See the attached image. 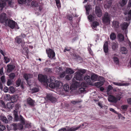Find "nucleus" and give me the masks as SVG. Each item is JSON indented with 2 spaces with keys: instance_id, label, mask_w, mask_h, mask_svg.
<instances>
[{
  "instance_id": "obj_1",
  "label": "nucleus",
  "mask_w": 131,
  "mask_h": 131,
  "mask_svg": "<svg viewBox=\"0 0 131 131\" xmlns=\"http://www.w3.org/2000/svg\"><path fill=\"white\" fill-rule=\"evenodd\" d=\"M86 72L85 69H79L78 71L75 73L74 77V79H75L76 80L82 81L83 80V74Z\"/></svg>"
},
{
  "instance_id": "obj_2",
  "label": "nucleus",
  "mask_w": 131,
  "mask_h": 131,
  "mask_svg": "<svg viewBox=\"0 0 131 131\" xmlns=\"http://www.w3.org/2000/svg\"><path fill=\"white\" fill-rule=\"evenodd\" d=\"M38 79L39 81L41 82L46 83H47L48 82H50L53 81L54 77L52 76L49 79H47L46 75H43L42 74H40L38 76Z\"/></svg>"
},
{
  "instance_id": "obj_3",
  "label": "nucleus",
  "mask_w": 131,
  "mask_h": 131,
  "mask_svg": "<svg viewBox=\"0 0 131 131\" xmlns=\"http://www.w3.org/2000/svg\"><path fill=\"white\" fill-rule=\"evenodd\" d=\"M121 97L120 93L118 94L116 97L112 95H110L108 96V100L110 102L116 103L118 101L120 100Z\"/></svg>"
},
{
  "instance_id": "obj_4",
  "label": "nucleus",
  "mask_w": 131,
  "mask_h": 131,
  "mask_svg": "<svg viewBox=\"0 0 131 131\" xmlns=\"http://www.w3.org/2000/svg\"><path fill=\"white\" fill-rule=\"evenodd\" d=\"M81 126L78 127L76 126L70 127L68 126H66V128H62L59 129L58 131H75L81 127Z\"/></svg>"
},
{
  "instance_id": "obj_5",
  "label": "nucleus",
  "mask_w": 131,
  "mask_h": 131,
  "mask_svg": "<svg viewBox=\"0 0 131 131\" xmlns=\"http://www.w3.org/2000/svg\"><path fill=\"white\" fill-rule=\"evenodd\" d=\"M17 24L15 21L9 19H7L5 22L6 25L8 26L12 29H13L16 27Z\"/></svg>"
},
{
  "instance_id": "obj_6",
  "label": "nucleus",
  "mask_w": 131,
  "mask_h": 131,
  "mask_svg": "<svg viewBox=\"0 0 131 131\" xmlns=\"http://www.w3.org/2000/svg\"><path fill=\"white\" fill-rule=\"evenodd\" d=\"M13 114L14 115L15 119V121H20L23 124H24L25 121L24 118L21 116L20 115V118L19 119L17 111V110H14Z\"/></svg>"
},
{
  "instance_id": "obj_7",
  "label": "nucleus",
  "mask_w": 131,
  "mask_h": 131,
  "mask_svg": "<svg viewBox=\"0 0 131 131\" xmlns=\"http://www.w3.org/2000/svg\"><path fill=\"white\" fill-rule=\"evenodd\" d=\"M7 1L8 3L10 6L11 7V3H12V0H0V11H2L4 7L6 5V1Z\"/></svg>"
},
{
  "instance_id": "obj_8",
  "label": "nucleus",
  "mask_w": 131,
  "mask_h": 131,
  "mask_svg": "<svg viewBox=\"0 0 131 131\" xmlns=\"http://www.w3.org/2000/svg\"><path fill=\"white\" fill-rule=\"evenodd\" d=\"M46 51L48 54V57H49L51 59L54 58V57L55 56V54L53 50L49 48L47 49Z\"/></svg>"
},
{
  "instance_id": "obj_9",
  "label": "nucleus",
  "mask_w": 131,
  "mask_h": 131,
  "mask_svg": "<svg viewBox=\"0 0 131 131\" xmlns=\"http://www.w3.org/2000/svg\"><path fill=\"white\" fill-rule=\"evenodd\" d=\"M110 15L107 13H106L102 18L103 21L104 23H109L110 21Z\"/></svg>"
},
{
  "instance_id": "obj_10",
  "label": "nucleus",
  "mask_w": 131,
  "mask_h": 131,
  "mask_svg": "<svg viewBox=\"0 0 131 131\" xmlns=\"http://www.w3.org/2000/svg\"><path fill=\"white\" fill-rule=\"evenodd\" d=\"M7 17L6 14L4 13H2L0 15V22L1 23H3L4 22L5 23L7 20Z\"/></svg>"
},
{
  "instance_id": "obj_11",
  "label": "nucleus",
  "mask_w": 131,
  "mask_h": 131,
  "mask_svg": "<svg viewBox=\"0 0 131 131\" xmlns=\"http://www.w3.org/2000/svg\"><path fill=\"white\" fill-rule=\"evenodd\" d=\"M47 99L50 100L52 103H54L57 101V99L53 95L51 94H48L47 95Z\"/></svg>"
},
{
  "instance_id": "obj_12",
  "label": "nucleus",
  "mask_w": 131,
  "mask_h": 131,
  "mask_svg": "<svg viewBox=\"0 0 131 131\" xmlns=\"http://www.w3.org/2000/svg\"><path fill=\"white\" fill-rule=\"evenodd\" d=\"M95 10L97 15L99 17H100L102 15V12L99 7L96 6V7Z\"/></svg>"
},
{
  "instance_id": "obj_13",
  "label": "nucleus",
  "mask_w": 131,
  "mask_h": 131,
  "mask_svg": "<svg viewBox=\"0 0 131 131\" xmlns=\"http://www.w3.org/2000/svg\"><path fill=\"white\" fill-rule=\"evenodd\" d=\"M33 75L32 74H25L24 76L23 77L26 80L27 83L29 85H30V83H29L28 80L30 79L32 77Z\"/></svg>"
},
{
  "instance_id": "obj_14",
  "label": "nucleus",
  "mask_w": 131,
  "mask_h": 131,
  "mask_svg": "<svg viewBox=\"0 0 131 131\" xmlns=\"http://www.w3.org/2000/svg\"><path fill=\"white\" fill-rule=\"evenodd\" d=\"M128 25L127 23L124 22L122 25L121 28L124 31V33L126 34L127 33V29Z\"/></svg>"
},
{
  "instance_id": "obj_15",
  "label": "nucleus",
  "mask_w": 131,
  "mask_h": 131,
  "mask_svg": "<svg viewBox=\"0 0 131 131\" xmlns=\"http://www.w3.org/2000/svg\"><path fill=\"white\" fill-rule=\"evenodd\" d=\"M84 80L89 84L92 85V82H91V78L89 75L85 76L84 78Z\"/></svg>"
},
{
  "instance_id": "obj_16",
  "label": "nucleus",
  "mask_w": 131,
  "mask_h": 131,
  "mask_svg": "<svg viewBox=\"0 0 131 131\" xmlns=\"http://www.w3.org/2000/svg\"><path fill=\"white\" fill-rule=\"evenodd\" d=\"M91 82H92V85H93L94 84L93 83L97 80L98 76L97 75L95 74H93L91 75Z\"/></svg>"
},
{
  "instance_id": "obj_17",
  "label": "nucleus",
  "mask_w": 131,
  "mask_h": 131,
  "mask_svg": "<svg viewBox=\"0 0 131 131\" xmlns=\"http://www.w3.org/2000/svg\"><path fill=\"white\" fill-rule=\"evenodd\" d=\"M112 26L114 28H118L119 27V22L116 20H114L112 22Z\"/></svg>"
},
{
  "instance_id": "obj_18",
  "label": "nucleus",
  "mask_w": 131,
  "mask_h": 131,
  "mask_svg": "<svg viewBox=\"0 0 131 131\" xmlns=\"http://www.w3.org/2000/svg\"><path fill=\"white\" fill-rule=\"evenodd\" d=\"M117 38L118 41L122 42L124 41V35L121 33H119L117 35Z\"/></svg>"
},
{
  "instance_id": "obj_19",
  "label": "nucleus",
  "mask_w": 131,
  "mask_h": 131,
  "mask_svg": "<svg viewBox=\"0 0 131 131\" xmlns=\"http://www.w3.org/2000/svg\"><path fill=\"white\" fill-rule=\"evenodd\" d=\"M74 80L73 79L72 80L73 82L71 85L72 87L74 88H75L80 86V84L79 83L77 82L76 81L74 82Z\"/></svg>"
},
{
  "instance_id": "obj_20",
  "label": "nucleus",
  "mask_w": 131,
  "mask_h": 131,
  "mask_svg": "<svg viewBox=\"0 0 131 131\" xmlns=\"http://www.w3.org/2000/svg\"><path fill=\"white\" fill-rule=\"evenodd\" d=\"M27 103L30 105L33 106L34 105L35 101L30 98H28L27 100Z\"/></svg>"
},
{
  "instance_id": "obj_21",
  "label": "nucleus",
  "mask_w": 131,
  "mask_h": 131,
  "mask_svg": "<svg viewBox=\"0 0 131 131\" xmlns=\"http://www.w3.org/2000/svg\"><path fill=\"white\" fill-rule=\"evenodd\" d=\"M124 14L125 15H126V20L128 21L131 19V9L129 11L127 15L126 12Z\"/></svg>"
},
{
  "instance_id": "obj_22",
  "label": "nucleus",
  "mask_w": 131,
  "mask_h": 131,
  "mask_svg": "<svg viewBox=\"0 0 131 131\" xmlns=\"http://www.w3.org/2000/svg\"><path fill=\"white\" fill-rule=\"evenodd\" d=\"M100 78L102 79V81H100L99 82H96L95 83V85L97 87H100L103 85L104 83V81L103 78L101 77H100Z\"/></svg>"
},
{
  "instance_id": "obj_23",
  "label": "nucleus",
  "mask_w": 131,
  "mask_h": 131,
  "mask_svg": "<svg viewBox=\"0 0 131 131\" xmlns=\"http://www.w3.org/2000/svg\"><path fill=\"white\" fill-rule=\"evenodd\" d=\"M118 44L117 42H113L112 45V48L114 50H116L118 47Z\"/></svg>"
},
{
  "instance_id": "obj_24",
  "label": "nucleus",
  "mask_w": 131,
  "mask_h": 131,
  "mask_svg": "<svg viewBox=\"0 0 131 131\" xmlns=\"http://www.w3.org/2000/svg\"><path fill=\"white\" fill-rule=\"evenodd\" d=\"M114 84L117 86H127L129 84V83H122L113 82V83Z\"/></svg>"
},
{
  "instance_id": "obj_25",
  "label": "nucleus",
  "mask_w": 131,
  "mask_h": 131,
  "mask_svg": "<svg viewBox=\"0 0 131 131\" xmlns=\"http://www.w3.org/2000/svg\"><path fill=\"white\" fill-rule=\"evenodd\" d=\"M7 67V71L9 72H11L15 68V66L9 64H8Z\"/></svg>"
},
{
  "instance_id": "obj_26",
  "label": "nucleus",
  "mask_w": 131,
  "mask_h": 131,
  "mask_svg": "<svg viewBox=\"0 0 131 131\" xmlns=\"http://www.w3.org/2000/svg\"><path fill=\"white\" fill-rule=\"evenodd\" d=\"M103 48L104 52L105 53L107 52L108 50V42L107 41L104 44Z\"/></svg>"
},
{
  "instance_id": "obj_27",
  "label": "nucleus",
  "mask_w": 131,
  "mask_h": 131,
  "mask_svg": "<svg viewBox=\"0 0 131 131\" xmlns=\"http://www.w3.org/2000/svg\"><path fill=\"white\" fill-rule=\"evenodd\" d=\"M55 84L56 88H60L63 85L62 82L58 81H55Z\"/></svg>"
},
{
  "instance_id": "obj_28",
  "label": "nucleus",
  "mask_w": 131,
  "mask_h": 131,
  "mask_svg": "<svg viewBox=\"0 0 131 131\" xmlns=\"http://www.w3.org/2000/svg\"><path fill=\"white\" fill-rule=\"evenodd\" d=\"M53 80V81L52 82H51V83L49 84V86L52 89L55 88H56L54 78V79Z\"/></svg>"
},
{
  "instance_id": "obj_29",
  "label": "nucleus",
  "mask_w": 131,
  "mask_h": 131,
  "mask_svg": "<svg viewBox=\"0 0 131 131\" xmlns=\"http://www.w3.org/2000/svg\"><path fill=\"white\" fill-rule=\"evenodd\" d=\"M10 98L11 102L13 103L16 102L18 99V97L17 95H13Z\"/></svg>"
},
{
  "instance_id": "obj_30",
  "label": "nucleus",
  "mask_w": 131,
  "mask_h": 131,
  "mask_svg": "<svg viewBox=\"0 0 131 131\" xmlns=\"http://www.w3.org/2000/svg\"><path fill=\"white\" fill-rule=\"evenodd\" d=\"M65 71L67 73L70 74H73L74 72V71L70 68H67L66 69Z\"/></svg>"
},
{
  "instance_id": "obj_31",
  "label": "nucleus",
  "mask_w": 131,
  "mask_h": 131,
  "mask_svg": "<svg viewBox=\"0 0 131 131\" xmlns=\"http://www.w3.org/2000/svg\"><path fill=\"white\" fill-rule=\"evenodd\" d=\"M112 4V1H109L106 2L104 5V7L105 8H108L111 6Z\"/></svg>"
},
{
  "instance_id": "obj_32",
  "label": "nucleus",
  "mask_w": 131,
  "mask_h": 131,
  "mask_svg": "<svg viewBox=\"0 0 131 131\" xmlns=\"http://www.w3.org/2000/svg\"><path fill=\"white\" fill-rule=\"evenodd\" d=\"M63 89L66 92H68L69 89V85L67 84H65L63 86Z\"/></svg>"
},
{
  "instance_id": "obj_33",
  "label": "nucleus",
  "mask_w": 131,
  "mask_h": 131,
  "mask_svg": "<svg viewBox=\"0 0 131 131\" xmlns=\"http://www.w3.org/2000/svg\"><path fill=\"white\" fill-rule=\"evenodd\" d=\"M121 52L122 54H126L127 53V50L125 47H122L121 49Z\"/></svg>"
},
{
  "instance_id": "obj_34",
  "label": "nucleus",
  "mask_w": 131,
  "mask_h": 131,
  "mask_svg": "<svg viewBox=\"0 0 131 131\" xmlns=\"http://www.w3.org/2000/svg\"><path fill=\"white\" fill-rule=\"evenodd\" d=\"M110 38L112 40H114L116 38V34L114 32L112 33L110 35Z\"/></svg>"
},
{
  "instance_id": "obj_35",
  "label": "nucleus",
  "mask_w": 131,
  "mask_h": 131,
  "mask_svg": "<svg viewBox=\"0 0 131 131\" xmlns=\"http://www.w3.org/2000/svg\"><path fill=\"white\" fill-rule=\"evenodd\" d=\"M7 106L8 108L11 109L14 106V105L12 102L8 103L7 104Z\"/></svg>"
},
{
  "instance_id": "obj_36",
  "label": "nucleus",
  "mask_w": 131,
  "mask_h": 131,
  "mask_svg": "<svg viewBox=\"0 0 131 131\" xmlns=\"http://www.w3.org/2000/svg\"><path fill=\"white\" fill-rule=\"evenodd\" d=\"M82 102V101L81 99H79L77 100L76 101L72 100L71 101V103L75 105Z\"/></svg>"
},
{
  "instance_id": "obj_37",
  "label": "nucleus",
  "mask_w": 131,
  "mask_h": 131,
  "mask_svg": "<svg viewBox=\"0 0 131 131\" xmlns=\"http://www.w3.org/2000/svg\"><path fill=\"white\" fill-rule=\"evenodd\" d=\"M113 59L114 62L116 64H118L119 61L118 58L117 57H113Z\"/></svg>"
},
{
  "instance_id": "obj_38",
  "label": "nucleus",
  "mask_w": 131,
  "mask_h": 131,
  "mask_svg": "<svg viewBox=\"0 0 131 131\" xmlns=\"http://www.w3.org/2000/svg\"><path fill=\"white\" fill-rule=\"evenodd\" d=\"M91 6L90 5H87L85 6V8L86 11V14L87 15L89 14V11Z\"/></svg>"
},
{
  "instance_id": "obj_39",
  "label": "nucleus",
  "mask_w": 131,
  "mask_h": 131,
  "mask_svg": "<svg viewBox=\"0 0 131 131\" xmlns=\"http://www.w3.org/2000/svg\"><path fill=\"white\" fill-rule=\"evenodd\" d=\"M1 119L2 121L5 123H7L8 122V121L6 117L2 116L1 117Z\"/></svg>"
},
{
  "instance_id": "obj_40",
  "label": "nucleus",
  "mask_w": 131,
  "mask_h": 131,
  "mask_svg": "<svg viewBox=\"0 0 131 131\" xmlns=\"http://www.w3.org/2000/svg\"><path fill=\"white\" fill-rule=\"evenodd\" d=\"M20 37V36L17 37L15 39V40L16 41L17 43H20L22 41Z\"/></svg>"
},
{
  "instance_id": "obj_41",
  "label": "nucleus",
  "mask_w": 131,
  "mask_h": 131,
  "mask_svg": "<svg viewBox=\"0 0 131 131\" xmlns=\"http://www.w3.org/2000/svg\"><path fill=\"white\" fill-rule=\"evenodd\" d=\"M57 6L58 8H60L61 7V3L60 0H55Z\"/></svg>"
},
{
  "instance_id": "obj_42",
  "label": "nucleus",
  "mask_w": 131,
  "mask_h": 131,
  "mask_svg": "<svg viewBox=\"0 0 131 131\" xmlns=\"http://www.w3.org/2000/svg\"><path fill=\"white\" fill-rule=\"evenodd\" d=\"M31 127V123L29 122H26L25 124V127L29 128Z\"/></svg>"
},
{
  "instance_id": "obj_43",
  "label": "nucleus",
  "mask_w": 131,
  "mask_h": 131,
  "mask_svg": "<svg viewBox=\"0 0 131 131\" xmlns=\"http://www.w3.org/2000/svg\"><path fill=\"white\" fill-rule=\"evenodd\" d=\"M9 77L11 79H13L15 77V75L14 73H11L9 75Z\"/></svg>"
},
{
  "instance_id": "obj_44",
  "label": "nucleus",
  "mask_w": 131,
  "mask_h": 131,
  "mask_svg": "<svg viewBox=\"0 0 131 131\" xmlns=\"http://www.w3.org/2000/svg\"><path fill=\"white\" fill-rule=\"evenodd\" d=\"M127 3V0H122V1L120 2V4L121 6H123L126 5Z\"/></svg>"
},
{
  "instance_id": "obj_45",
  "label": "nucleus",
  "mask_w": 131,
  "mask_h": 131,
  "mask_svg": "<svg viewBox=\"0 0 131 131\" xmlns=\"http://www.w3.org/2000/svg\"><path fill=\"white\" fill-rule=\"evenodd\" d=\"M39 89L38 87H35L31 89V91L32 93H35L38 92Z\"/></svg>"
},
{
  "instance_id": "obj_46",
  "label": "nucleus",
  "mask_w": 131,
  "mask_h": 131,
  "mask_svg": "<svg viewBox=\"0 0 131 131\" xmlns=\"http://www.w3.org/2000/svg\"><path fill=\"white\" fill-rule=\"evenodd\" d=\"M80 85L81 87H83L85 88V87L87 86V84L84 82H83L80 84Z\"/></svg>"
},
{
  "instance_id": "obj_47",
  "label": "nucleus",
  "mask_w": 131,
  "mask_h": 131,
  "mask_svg": "<svg viewBox=\"0 0 131 131\" xmlns=\"http://www.w3.org/2000/svg\"><path fill=\"white\" fill-rule=\"evenodd\" d=\"M9 91L10 93H13L15 92V90L14 87L11 86L9 87Z\"/></svg>"
},
{
  "instance_id": "obj_48",
  "label": "nucleus",
  "mask_w": 131,
  "mask_h": 131,
  "mask_svg": "<svg viewBox=\"0 0 131 131\" xmlns=\"http://www.w3.org/2000/svg\"><path fill=\"white\" fill-rule=\"evenodd\" d=\"M18 2L20 4H25L27 2V0H18Z\"/></svg>"
},
{
  "instance_id": "obj_49",
  "label": "nucleus",
  "mask_w": 131,
  "mask_h": 131,
  "mask_svg": "<svg viewBox=\"0 0 131 131\" xmlns=\"http://www.w3.org/2000/svg\"><path fill=\"white\" fill-rule=\"evenodd\" d=\"M92 25L93 28H95L99 24L97 22L95 21L92 23Z\"/></svg>"
},
{
  "instance_id": "obj_50",
  "label": "nucleus",
  "mask_w": 131,
  "mask_h": 131,
  "mask_svg": "<svg viewBox=\"0 0 131 131\" xmlns=\"http://www.w3.org/2000/svg\"><path fill=\"white\" fill-rule=\"evenodd\" d=\"M12 127L14 130H16L17 128V126L16 124H13L12 125Z\"/></svg>"
},
{
  "instance_id": "obj_51",
  "label": "nucleus",
  "mask_w": 131,
  "mask_h": 131,
  "mask_svg": "<svg viewBox=\"0 0 131 131\" xmlns=\"http://www.w3.org/2000/svg\"><path fill=\"white\" fill-rule=\"evenodd\" d=\"M89 20L91 21H93L94 20V18L91 15H90L88 17Z\"/></svg>"
},
{
  "instance_id": "obj_52",
  "label": "nucleus",
  "mask_w": 131,
  "mask_h": 131,
  "mask_svg": "<svg viewBox=\"0 0 131 131\" xmlns=\"http://www.w3.org/2000/svg\"><path fill=\"white\" fill-rule=\"evenodd\" d=\"M31 5L32 6L35 7H37L38 6V4L37 2L35 1H33L32 2Z\"/></svg>"
},
{
  "instance_id": "obj_53",
  "label": "nucleus",
  "mask_w": 131,
  "mask_h": 131,
  "mask_svg": "<svg viewBox=\"0 0 131 131\" xmlns=\"http://www.w3.org/2000/svg\"><path fill=\"white\" fill-rule=\"evenodd\" d=\"M4 59L5 61V62L6 63H7L10 62V59L7 57H4Z\"/></svg>"
},
{
  "instance_id": "obj_54",
  "label": "nucleus",
  "mask_w": 131,
  "mask_h": 131,
  "mask_svg": "<svg viewBox=\"0 0 131 131\" xmlns=\"http://www.w3.org/2000/svg\"><path fill=\"white\" fill-rule=\"evenodd\" d=\"M21 80L20 79H18L16 82L17 87H18L20 85Z\"/></svg>"
},
{
  "instance_id": "obj_55",
  "label": "nucleus",
  "mask_w": 131,
  "mask_h": 131,
  "mask_svg": "<svg viewBox=\"0 0 131 131\" xmlns=\"http://www.w3.org/2000/svg\"><path fill=\"white\" fill-rule=\"evenodd\" d=\"M0 79L2 82L3 83H4L5 82V76L4 75H3L1 77Z\"/></svg>"
},
{
  "instance_id": "obj_56",
  "label": "nucleus",
  "mask_w": 131,
  "mask_h": 131,
  "mask_svg": "<svg viewBox=\"0 0 131 131\" xmlns=\"http://www.w3.org/2000/svg\"><path fill=\"white\" fill-rule=\"evenodd\" d=\"M6 129L4 125H0V130H3Z\"/></svg>"
},
{
  "instance_id": "obj_57",
  "label": "nucleus",
  "mask_w": 131,
  "mask_h": 131,
  "mask_svg": "<svg viewBox=\"0 0 131 131\" xmlns=\"http://www.w3.org/2000/svg\"><path fill=\"white\" fill-rule=\"evenodd\" d=\"M113 88L112 86L111 85H109L108 86L107 89V93H108Z\"/></svg>"
},
{
  "instance_id": "obj_58",
  "label": "nucleus",
  "mask_w": 131,
  "mask_h": 131,
  "mask_svg": "<svg viewBox=\"0 0 131 131\" xmlns=\"http://www.w3.org/2000/svg\"><path fill=\"white\" fill-rule=\"evenodd\" d=\"M25 47L24 44L23 45V44H22L21 45L22 47L23 48V49L25 50L27 52V51L28 50L27 47L26 46V45H25Z\"/></svg>"
},
{
  "instance_id": "obj_59",
  "label": "nucleus",
  "mask_w": 131,
  "mask_h": 131,
  "mask_svg": "<svg viewBox=\"0 0 131 131\" xmlns=\"http://www.w3.org/2000/svg\"><path fill=\"white\" fill-rule=\"evenodd\" d=\"M128 107V106L126 105H124L122 106V108L124 110H126L127 109Z\"/></svg>"
},
{
  "instance_id": "obj_60",
  "label": "nucleus",
  "mask_w": 131,
  "mask_h": 131,
  "mask_svg": "<svg viewBox=\"0 0 131 131\" xmlns=\"http://www.w3.org/2000/svg\"><path fill=\"white\" fill-rule=\"evenodd\" d=\"M12 82L10 80L8 79L7 81V85L8 86H9L10 85L12 84Z\"/></svg>"
},
{
  "instance_id": "obj_61",
  "label": "nucleus",
  "mask_w": 131,
  "mask_h": 131,
  "mask_svg": "<svg viewBox=\"0 0 131 131\" xmlns=\"http://www.w3.org/2000/svg\"><path fill=\"white\" fill-rule=\"evenodd\" d=\"M85 89L84 88H82V87H81V88H80V92L81 93H83L84 92V91L85 90Z\"/></svg>"
},
{
  "instance_id": "obj_62",
  "label": "nucleus",
  "mask_w": 131,
  "mask_h": 131,
  "mask_svg": "<svg viewBox=\"0 0 131 131\" xmlns=\"http://www.w3.org/2000/svg\"><path fill=\"white\" fill-rule=\"evenodd\" d=\"M7 117L9 121L11 120L13 118L12 116L10 115H8Z\"/></svg>"
},
{
  "instance_id": "obj_63",
  "label": "nucleus",
  "mask_w": 131,
  "mask_h": 131,
  "mask_svg": "<svg viewBox=\"0 0 131 131\" xmlns=\"http://www.w3.org/2000/svg\"><path fill=\"white\" fill-rule=\"evenodd\" d=\"M65 75V72H64L61 73L60 75V77L61 78L64 77Z\"/></svg>"
},
{
  "instance_id": "obj_64",
  "label": "nucleus",
  "mask_w": 131,
  "mask_h": 131,
  "mask_svg": "<svg viewBox=\"0 0 131 131\" xmlns=\"http://www.w3.org/2000/svg\"><path fill=\"white\" fill-rule=\"evenodd\" d=\"M66 79L68 80H69L71 79V77H70V75H67L65 77Z\"/></svg>"
}]
</instances>
